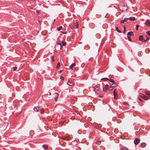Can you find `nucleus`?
<instances>
[{
  "mask_svg": "<svg viewBox=\"0 0 150 150\" xmlns=\"http://www.w3.org/2000/svg\"><path fill=\"white\" fill-rule=\"evenodd\" d=\"M119 8L122 11L124 12L127 9V7L125 4H122L119 5Z\"/></svg>",
  "mask_w": 150,
  "mask_h": 150,
  "instance_id": "nucleus-1",
  "label": "nucleus"
},
{
  "mask_svg": "<svg viewBox=\"0 0 150 150\" xmlns=\"http://www.w3.org/2000/svg\"><path fill=\"white\" fill-rule=\"evenodd\" d=\"M42 109L40 107H38V106L35 107L33 108V110L35 111L38 112L40 111L41 113H42Z\"/></svg>",
  "mask_w": 150,
  "mask_h": 150,
  "instance_id": "nucleus-2",
  "label": "nucleus"
},
{
  "mask_svg": "<svg viewBox=\"0 0 150 150\" xmlns=\"http://www.w3.org/2000/svg\"><path fill=\"white\" fill-rule=\"evenodd\" d=\"M117 86V84L114 83L111 85L109 88V90L110 91H112L115 86Z\"/></svg>",
  "mask_w": 150,
  "mask_h": 150,
  "instance_id": "nucleus-3",
  "label": "nucleus"
},
{
  "mask_svg": "<svg viewBox=\"0 0 150 150\" xmlns=\"http://www.w3.org/2000/svg\"><path fill=\"white\" fill-rule=\"evenodd\" d=\"M140 140L138 138H136L134 141V143L136 145H138L140 142Z\"/></svg>",
  "mask_w": 150,
  "mask_h": 150,
  "instance_id": "nucleus-4",
  "label": "nucleus"
},
{
  "mask_svg": "<svg viewBox=\"0 0 150 150\" xmlns=\"http://www.w3.org/2000/svg\"><path fill=\"white\" fill-rule=\"evenodd\" d=\"M140 96L142 98H143L145 100H147L149 99L147 97L145 96L144 94L141 93L140 94Z\"/></svg>",
  "mask_w": 150,
  "mask_h": 150,
  "instance_id": "nucleus-5",
  "label": "nucleus"
},
{
  "mask_svg": "<svg viewBox=\"0 0 150 150\" xmlns=\"http://www.w3.org/2000/svg\"><path fill=\"white\" fill-rule=\"evenodd\" d=\"M109 85L108 84H106L105 86V87L104 88H103V91H107V89L108 88Z\"/></svg>",
  "mask_w": 150,
  "mask_h": 150,
  "instance_id": "nucleus-6",
  "label": "nucleus"
},
{
  "mask_svg": "<svg viewBox=\"0 0 150 150\" xmlns=\"http://www.w3.org/2000/svg\"><path fill=\"white\" fill-rule=\"evenodd\" d=\"M54 99L56 101H57L58 98V94L57 93H54Z\"/></svg>",
  "mask_w": 150,
  "mask_h": 150,
  "instance_id": "nucleus-7",
  "label": "nucleus"
},
{
  "mask_svg": "<svg viewBox=\"0 0 150 150\" xmlns=\"http://www.w3.org/2000/svg\"><path fill=\"white\" fill-rule=\"evenodd\" d=\"M146 25L147 26H150V20H147L146 21Z\"/></svg>",
  "mask_w": 150,
  "mask_h": 150,
  "instance_id": "nucleus-8",
  "label": "nucleus"
},
{
  "mask_svg": "<svg viewBox=\"0 0 150 150\" xmlns=\"http://www.w3.org/2000/svg\"><path fill=\"white\" fill-rule=\"evenodd\" d=\"M113 93L114 98L117 99V94L115 93V89H114V90L113 91Z\"/></svg>",
  "mask_w": 150,
  "mask_h": 150,
  "instance_id": "nucleus-9",
  "label": "nucleus"
},
{
  "mask_svg": "<svg viewBox=\"0 0 150 150\" xmlns=\"http://www.w3.org/2000/svg\"><path fill=\"white\" fill-rule=\"evenodd\" d=\"M127 36H132L134 35V33L133 32H129L127 33Z\"/></svg>",
  "mask_w": 150,
  "mask_h": 150,
  "instance_id": "nucleus-10",
  "label": "nucleus"
},
{
  "mask_svg": "<svg viewBox=\"0 0 150 150\" xmlns=\"http://www.w3.org/2000/svg\"><path fill=\"white\" fill-rule=\"evenodd\" d=\"M146 145V144L145 142H142L141 144V146L142 148L145 147Z\"/></svg>",
  "mask_w": 150,
  "mask_h": 150,
  "instance_id": "nucleus-11",
  "label": "nucleus"
},
{
  "mask_svg": "<svg viewBox=\"0 0 150 150\" xmlns=\"http://www.w3.org/2000/svg\"><path fill=\"white\" fill-rule=\"evenodd\" d=\"M139 40L141 41H142L144 42V40H145V39L143 38V37L142 35H140L139 38Z\"/></svg>",
  "mask_w": 150,
  "mask_h": 150,
  "instance_id": "nucleus-12",
  "label": "nucleus"
},
{
  "mask_svg": "<svg viewBox=\"0 0 150 150\" xmlns=\"http://www.w3.org/2000/svg\"><path fill=\"white\" fill-rule=\"evenodd\" d=\"M76 65V64L75 63H74L72 64L71 65L69 66V68L70 69L72 70L74 66H75Z\"/></svg>",
  "mask_w": 150,
  "mask_h": 150,
  "instance_id": "nucleus-13",
  "label": "nucleus"
},
{
  "mask_svg": "<svg viewBox=\"0 0 150 150\" xmlns=\"http://www.w3.org/2000/svg\"><path fill=\"white\" fill-rule=\"evenodd\" d=\"M128 20L130 21H134L135 20V18L134 17H132L129 18Z\"/></svg>",
  "mask_w": 150,
  "mask_h": 150,
  "instance_id": "nucleus-14",
  "label": "nucleus"
},
{
  "mask_svg": "<svg viewBox=\"0 0 150 150\" xmlns=\"http://www.w3.org/2000/svg\"><path fill=\"white\" fill-rule=\"evenodd\" d=\"M97 91H98L99 90L100 88L99 87L97 86H95L93 87Z\"/></svg>",
  "mask_w": 150,
  "mask_h": 150,
  "instance_id": "nucleus-15",
  "label": "nucleus"
},
{
  "mask_svg": "<svg viewBox=\"0 0 150 150\" xmlns=\"http://www.w3.org/2000/svg\"><path fill=\"white\" fill-rule=\"evenodd\" d=\"M145 93L146 95L150 97V91H145Z\"/></svg>",
  "mask_w": 150,
  "mask_h": 150,
  "instance_id": "nucleus-16",
  "label": "nucleus"
},
{
  "mask_svg": "<svg viewBox=\"0 0 150 150\" xmlns=\"http://www.w3.org/2000/svg\"><path fill=\"white\" fill-rule=\"evenodd\" d=\"M19 108L20 109V110H19L18 111H16V113H18V114H20L22 112V109L21 108H19V107H18V109H19Z\"/></svg>",
  "mask_w": 150,
  "mask_h": 150,
  "instance_id": "nucleus-17",
  "label": "nucleus"
},
{
  "mask_svg": "<svg viewBox=\"0 0 150 150\" xmlns=\"http://www.w3.org/2000/svg\"><path fill=\"white\" fill-rule=\"evenodd\" d=\"M67 84L68 85L70 86H71L73 85V83L70 81H68Z\"/></svg>",
  "mask_w": 150,
  "mask_h": 150,
  "instance_id": "nucleus-18",
  "label": "nucleus"
},
{
  "mask_svg": "<svg viewBox=\"0 0 150 150\" xmlns=\"http://www.w3.org/2000/svg\"><path fill=\"white\" fill-rule=\"evenodd\" d=\"M121 150H128V149L126 147H124L120 149Z\"/></svg>",
  "mask_w": 150,
  "mask_h": 150,
  "instance_id": "nucleus-19",
  "label": "nucleus"
},
{
  "mask_svg": "<svg viewBox=\"0 0 150 150\" xmlns=\"http://www.w3.org/2000/svg\"><path fill=\"white\" fill-rule=\"evenodd\" d=\"M43 147L45 150H47L48 148V146L44 144L43 145Z\"/></svg>",
  "mask_w": 150,
  "mask_h": 150,
  "instance_id": "nucleus-20",
  "label": "nucleus"
},
{
  "mask_svg": "<svg viewBox=\"0 0 150 150\" xmlns=\"http://www.w3.org/2000/svg\"><path fill=\"white\" fill-rule=\"evenodd\" d=\"M79 23L78 22H76V24L74 25L75 26V28H77L78 27Z\"/></svg>",
  "mask_w": 150,
  "mask_h": 150,
  "instance_id": "nucleus-21",
  "label": "nucleus"
},
{
  "mask_svg": "<svg viewBox=\"0 0 150 150\" xmlns=\"http://www.w3.org/2000/svg\"><path fill=\"white\" fill-rule=\"evenodd\" d=\"M60 63L59 62H58L57 64V67H56L57 68V69L59 68L60 66Z\"/></svg>",
  "mask_w": 150,
  "mask_h": 150,
  "instance_id": "nucleus-22",
  "label": "nucleus"
},
{
  "mask_svg": "<svg viewBox=\"0 0 150 150\" xmlns=\"http://www.w3.org/2000/svg\"><path fill=\"white\" fill-rule=\"evenodd\" d=\"M108 79L107 78H102L101 79V80H103L104 81H105L106 80H108Z\"/></svg>",
  "mask_w": 150,
  "mask_h": 150,
  "instance_id": "nucleus-23",
  "label": "nucleus"
},
{
  "mask_svg": "<svg viewBox=\"0 0 150 150\" xmlns=\"http://www.w3.org/2000/svg\"><path fill=\"white\" fill-rule=\"evenodd\" d=\"M108 80H109L110 82L113 83H114L115 81L113 79H108Z\"/></svg>",
  "mask_w": 150,
  "mask_h": 150,
  "instance_id": "nucleus-24",
  "label": "nucleus"
},
{
  "mask_svg": "<svg viewBox=\"0 0 150 150\" xmlns=\"http://www.w3.org/2000/svg\"><path fill=\"white\" fill-rule=\"evenodd\" d=\"M62 27V26H60L58 28H57V30L58 31H60L61 30Z\"/></svg>",
  "mask_w": 150,
  "mask_h": 150,
  "instance_id": "nucleus-25",
  "label": "nucleus"
},
{
  "mask_svg": "<svg viewBox=\"0 0 150 150\" xmlns=\"http://www.w3.org/2000/svg\"><path fill=\"white\" fill-rule=\"evenodd\" d=\"M116 30L118 33H121V31L118 29V27L116 28Z\"/></svg>",
  "mask_w": 150,
  "mask_h": 150,
  "instance_id": "nucleus-26",
  "label": "nucleus"
},
{
  "mask_svg": "<svg viewBox=\"0 0 150 150\" xmlns=\"http://www.w3.org/2000/svg\"><path fill=\"white\" fill-rule=\"evenodd\" d=\"M51 58L52 59V62H53L54 61V57L53 56H51Z\"/></svg>",
  "mask_w": 150,
  "mask_h": 150,
  "instance_id": "nucleus-27",
  "label": "nucleus"
},
{
  "mask_svg": "<svg viewBox=\"0 0 150 150\" xmlns=\"http://www.w3.org/2000/svg\"><path fill=\"white\" fill-rule=\"evenodd\" d=\"M139 27V26L138 25H137L136 27V30H137L138 29V28Z\"/></svg>",
  "mask_w": 150,
  "mask_h": 150,
  "instance_id": "nucleus-28",
  "label": "nucleus"
},
{
  "mask_svg": "<svg viewBox=\"0 0 150 150\" xmlns=\"http://www.w3.org/2000/svg\"><path fill=\"white\" fill-rule=\"evenodd\" d=\"M62 44L63 46H64L66 45V43L64 41L62 42Z\"/></svg>",
  "mask_w": 150,
  "mask_h": 150,
  "instance_id": "nucleus-29",
  "label": "nucleus"
},
{
  "mask_svg": "<svg viewBox=\"0 0 150 150\" xmlns=\"http://www.w3.org/2000/svg\"><path fill=\"white\" fill-rule=\"evenodd\" d=\"M147 34L149 36H150V31H147L146 32Z\"/></svg>",
  "mask_w": 150,
  "mask_h": 150,
  "instance_id": "nucleus-30",
  "label": "nucleus"
},
{
  "mask_svg": "<svg viewBox=\"0 0 150 150\" xmlns=\"http://www.w3.org/2000/svg\"><path fill=\"white\" fill-rule=\"evenodd\" d=\"M125 22L124 21V20H121V21H120V23H124Z\"/></svg>",
  "mask_w": 150,
  "mask_h": 150,
  "instance_id": "nucleus-31",
  "label": "nucleus"
},
{
  "mask_svg": "<svg viewBox=\"0 0 150 150\" xmlns=\"http://www.w3.org/2000/svg\"><path fill=\"white\" fill-rule=\"evenodd\" d=\"M149 37H147V39L146 40H144V42H146L147 41H148L149 40Z\"/></svg>",
  "mask_w": 150,
  "mask_h": 150,
  "instance_id": "nucleus-32",
  "label": "nucleus"
},
{
  "mask_svg": "<svg viewBox=\"0 0 150 150\" xmlns=\"http://www.w3.org/2000/svg\"><path fill=\"white\" fill-rule=\"evenodd\" d=\"M128 18H125L124 19V20L125 22H126L128 20Z\"/></svg>",
  "mask_w": 150,
  "mask_h": 150,
  "instance_id": "nucleus-33",
  "label": "nucleus"
},
{
  "mask_svg": "<svg viewBox=\"0 0 150 150\" xmlns=\"http://www.w3.org/2000/svg\"><path fill=\"white\" fill-rule=\"evenodd\" d=\"M17 69V67H13V70L14 71H16Z\"/></svg>",
  "mask_w": 150,
  "mask_h": 150,
  "instance_id": "nucleus-34",
  "label": "nucleus"
},
{
  "mask_svg": "<svg viewBox=\"0 0 150 150\" xmlns=\"http://www.w3.org/2000/svg\"><path fill=\"white\" fill-rule=\"evenodd\" d=\"M127 38H128V40H129L130 41H132L131 39L130 38V37L129 36H127Z\"/></svg>",
  "mask_w": 150,
  "mask_h": 150,
  "instance_id": "nucleus-35",
  "label": "nucleus"
},
{
  "mask_svg": "<svg viewBox=\"0 0 150 150\" xmlns=\"http://www.w3.org/2000/svg\"><path fill=\"white\" fill-rule=\"evenodd\" d=\"M70 28H71V29H73L74 28H75V26L74 25H71Z\"/></svg>",
  "mask_w": 150,
  "mask_h": 150,
  "instance_id": "nucleus-36",
  "label": "nucleus"
},
{
  "mask_svg": "<svg viewBox=\"0 0 150 150\" xmlns=\"http://www.w3.org/2000/svg\"><path fill=\"white\" fill-rule=\"evenodd\" d=\"M60 79L61 80H63L64 79V78L63 76H61L60 77Z\"/></svg>",
  "mask_w": 150,
  "mask_h": 150,
  "instance_id": "nucleus-37",
  "label": "nucleus"
},
{
  "mask_svg": "<svg viewBox=\"0 0 150 150\" xmlns=\"http://www.w3.org/2000/svg\"><path fill=\"white\" fill-rule=\"evenodd\" d=\"M99 97L100 98H101L103 97V95H100L99 96Z\"/></svg>",
  "mask_w": 150,
  "mask_h": 150,
  "instance_id": "nucleus-38",
  "label": "nucleus"
},
{
  "mask_svg": "<svg viewBox=\"0 0 150 150\" xmlns=\"http://www.w3.org/2000/svg\"><path fill=\"white\" fill-rule=\"evenodd\" d=\"M124 33H125V30H126V29H125V26H124Z\"/></svg>",
  "mask_w": 150,
  "mask_h": 150,
  "instance_id": "nucleus-39",
  "label": "nucleus"
},
{
  "mask_svg": "<svg viewBox=\"0 0 150 150\" xmlns=\"http://www.w3.org/2000/svg\"><path fill=\"white\" fill-rule=\"evenodd\" d=\"M58 44L59 45H60V46H61L60 49H61V46H62L61 45V44L60 43H59Z\"/></svg>",
  "mask_w": 150,
  "mask_h": 150,
  "instance_id": "nucleus-40",
  "label": "nucleus"
},
{
  "mask_svg": "<svg viewBox=\"0 0 150 150\" xmlns=\"http://www.w3.org/2000/svg\"><path fill=\"white\" fill-rule=\"evenodd\" d=\"M62 71V70H60V71H59V73H61V71Z\"/></svg>",
  "mask_w": 150,
  "mask_h": 150,
  "instance_id": "nucleus-41",
  "label": "nucleus"
},
{
  "mask_svg": "<svg viewBox=\"0 0 150 150\" xmlns=\"http://www.w3.org/2000/svg\"><path fill=\"white\" fill-rule=\"evenodd\" d=\"M49 95H51V93L50 92L49 93Z\"/></svg>",
  "mask_w": 150,
  "mask_h": 150,
  "instance_id": "nucleus-42",
  "label": "nucleus"
},
{
  "mask_svg": "<svg viewBox=\"0 0 150 150\" xmlns=\"http://www.w3.org/2000/svg\"><path fill=\"white\" fill-rule=\"evenodd\" d=\"M23 97L24 98H25V96H23Z\"/></svg>",
  "mask_w": 150,
  "mask_h": 150,
  "instance_id": "nucleus-43",
  "label": "nucleus"
}]
</instances>
